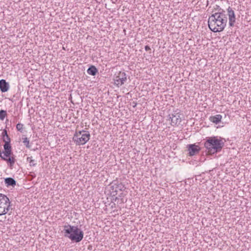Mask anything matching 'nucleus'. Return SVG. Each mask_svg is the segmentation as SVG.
<instances>
[{
  "instance_id": "1",
  "label": "nucleus",
  "mask_w": 251,
  "mask_h": 251,
  "mask_svg": "<svg viewBox=\"0 0 251 251\" xmlns=\"http://www.w3.org/2000/svg\"><path fill=\"white\" fill-rule=\"evenodd\" d=\"M227 18L226 12L223 9L212 14L208 18V25L210 29L214 32L223 31L226 25Z\"/></svg>"
},
{
  "instance_id": "2",
  "label": "nucleus",
  "mask_w": 251,
  "mask_h": 251,
  "mask_svg": "<svg viewBox=\"0 0 251 251\" xmlns=\"http://www.w3.org/2000/svg\"><path fill=\"white\" fill-rule=\"evenodd\" d=\"M225 145L222 139L217 137H210L206 139L204 146L210 154L221 151Z\"/></svg>"
},
{
  "instance_id": "3",
  "label": "nucleus",
  "mask_w": 251,
  "mask_h": 251,
  "mask_svg": "<svg viewBox=\"0 0 251 251\" xmlns=\"http://www.w3.org/2000/svg\"><path fill=\"white\" fill-rule=\"evenodd\" d=\"M64 236L76 243L80 242L83 238V232L77 226L70 225L64 226Z\"/></svg>"
},
{
  "instance_id": "4",
  "label": "nucleus",
  "mask_w": 251,
  "mask_h": 251,
  "mask_svg": "<svg viewBox=\"0 0 251 251\" xmlns=\"http://www.w3.org/2000/svg\"><path fill=\"white\" fill-rule=\"evenodd\" d=\"M11 202L5 195L0 193V216L6 214L11 208Z\"/></svg>"
},
{
  "instance_id": "5",
  "label": "nucleus",
  "mask_w": 251,
  "mask_h": 251,
  "mask_svg": "<svg viewBox=\"0 0 251 251\" xmlns=\"http://www.w3.org/2000/svg\"><path fill=\"white\" fill-rule=\"evenodd\" d=\"M90 135L87 131H79L74 135L73 140L76 145H84L90 139Z\"/></svg>"
},
{
  "instance_id": "6",
  "label": "nucleus",
  "mask_w": 251,
  "mask_h": 251,
  "mask_svg": "<svg viewBox=\"0 0 251 251\" xmlns=\"http://www.w3.org/2000/svg\"><path fill=\"white\" fill-rule=\"evenodd\" d=\"M110 189L111 194L114 196L117 195L118 191H123L126 187L122 183L114 180L110 183Z\"/></svg>"
},
{
  "instance_id": "7",
  "label": "nucleus",
  "mask_w": 251,
  "mask_h": 251,
  "mask_svg": "<svg viewBox=\"0 0 251 251\" xmlns=\"http://www.w3.org/2000/svg\"><path fill=\"white\" fill-rule=\"evenodd\" d=\"M114 83L118 87L122 86L126 81V75L124 72H119L114 77Z\"/></svg>"
},
{
  "instance_id": "8",
  "label": "nucleus",
  "mask_w": 251,
  "mask_h": 251,
  "mask_svg": "<svg viewBox=\"0 0 251 251\" xmlns=\"http://www.w3.org/2000/svg\"><path fill=\"white\" fill-rule=\"evenodd\" d=\"M181 114L179 113H174L172 114V116L170 117V119L171 120V125L173 126L178 125L181 122V118L180 117Z\"/></svg>"
},
{
  "instance_id": "9",
  "label": "nucleus",
  "mask_w": 251,
  "mask_h": 251,
  "mask_svg": "<svg viewBox=\"0 0 251 251\" xmlns=\"http://www.w3.org/2000/svg\"><path fill=\"white\" fill-rule=\"evenodd\" d=\"M227 11L229 19V25L230 26L233 27L234 25L236 20L234 11L230 7H228Z\"/></svg>"
},
{
  "instance_id": "10",
  "label": "nucleus",
  "mask_w": 251,
  "mask_h": 251,
  "mask_svg": "<svg viewBox=\"0 0 251 251\" xmlns=\"http://www.w3.org/2000/svg\"><path fill=\"white\" fill-rule=\"evenodd\" d=\"M188 150L189 155L193 156L199 152L200 148L195 144H190L188 146Z\"/></svg>"
},
{
  "instance_id": "11",
  "label": "nucleus",
  "mask_w": 251,
  "mask_h": 251,
  "mask_svg": "<svg viewBox=\"0 0 251 251\" xmlns=\"http://www.w3.org/2000/svg\"><path fill=\"white\" fill-rule=\"evenodd\" d=\"M3 147L4 151L1 152L2 155L6 157L10 156L12 154V149L10 143H6L4 144Z\"/></svg>"
},
{
  "instance_id": "12",
  "label": "nucleus",
  "mask_w": 251,
  "mask_h": 251,
  "mask_svg": "<svg viewBox=\"0 0 251 251\" xmlns=\"http://www.w3.org/2000/svg\"><path fill=\"white\" fill-rule=\"evenodd\" d=\"M0 157L2 160L6 161L8 163H9L10 167H12L14 165L16 161L13 156H11V155H10V156L6 157L5 156L2 155L1 151H0Z\"/></svg>"
},
{
  "instance_id": "13",
  "label": "nucleus",
  "mask_w": 251,
  "mask_h": 251,
  "mask_svg": "<svg viewBox=\"0 0 251 251\" xmlns=\"http://www.w3.org/2000/svg\"><path fill=\"white\" fill-rule=\"evenodd\" d=\"M9 89V85L5 79L0 80V89L2 92H6Z\"/></svg>"
},
{
  "instance_id": "14",
  "label": "nucleus",
  "mask_w": 251,
  "mask_h": 251,
  "mask_svg": "<svg viewBox=\"0 0 251 251\" xmlns=\"http://www.w3.org/2000/svg\"><path fill=\"white\" fill-rule=\"evenodd\" d=\"M5 184L7 187H14L16 185V180L12 177H6L4 179Z\"/></svg>"
},
{
  "instance_id": "15",
  "label": "nucleus",
  "mask_w": 251,
  "mask_h": 251,
  "mask_svg": "<svg viewBox=\"0 0 251 251\" xmlns=\"http://www.w3.org/2000/svg\"><path fill=\"white\" fill-rule=\"evenodd\" d=\"M222 116L220 114H217L215 116H211L209 117V120L210 122L217 124L219 123L222 119Z\"/></svg>"
},
{
  "instance_id": "16",
  "label": "nucleus",
  "mask_w": 251,
  "mask_h": 251,
  "mask_svg": "<svg viewBox=\"0 0 251 251\" xmlns=\"http://www.w3.org/2000/svg\"><path fill=\"white\" fill-rule=\"evenodd\" d=\"M98 72V70L97 68L93 65L91 66L87 70V73L93 76L95 75Z\"/></svg>"
},
{
  "instance_id": "17",
  "label": "nucleus",
  "mask_w": 251,
  "mask_h": 251,
  "mask_svg": "<svg viewBox=\"0 0 251 251\" xmlns=\"http://www.w3.org/2000/svg\"><path fill=\"white\" fill-rule=\"evenodd\" d=\"M23 143L25 146V147L28 148H30V146L29 145V141L27 137L23 138Z\"/></svg>"
},
{
  "instance_id": "18",
  "label": "nucleus",
  "mask_w": 251,
  "mask_h": 251,
  "mask_svg": "<svg viewBox=\"0 0 251 251\" xmlns=\"http://www.w3.org/2000/svg\"><path fill=\"white\" fill-rule=\"evenodd\" d=\"M6 116H7V113L5 110H0V119L1 120H3Z\"/></svg>"
},
{
  "instance_id": "19",
  "label": "nucleus",
  "mask_w": 251,
  "mask_h": 251,
  "mask_svg": "<svg viewBox=\"0 0 251 251\" xmlns=\"http://www.w3.org/2000/svg\"><path fill=\"white\" fill-rule=\"evenodd\" d=\"M23 126L24 125L23 124L18 123L16 125V128L18 131H20L21 132H22L23 130Z\"/></svg>"
},
{
  "instance_id": "20",
  "label": "nucleus",
  "mask_w": 251,
  "mask_h": 251,
  "mask_svg": "<svg viewBox=\"0 0 251 251\" xmlns=\"http://www.w3.org/2000/svg\"><path fill=\"white\" fill-rule=\"evenodd\" d=\"M2 141L4 142V144L6 143H10V138L8 135L3 137Z\"/></svg>"
},
{
  "instance_id": "21",
  "label": "nucleus",
  "mask_w": 251,
  "mask_h": 251,
  "mask_svg": "<svg viewBox=\"0 0 251 251\" xmlns=\"http://www.w3.org/2000/svg\"><path fill=\"white\" fill-rule=\"evenodd\" d=\"M35 161L33 159L32 160H29V164L30 166H35L36 164L34 163Z\"/></svg>"
},
{
  "instance_id": "22",
  "label": "nucleus",
  "mask_w": 251,
  "mask_h": 251,
  "mask_svg": "<svg viewBox=\"0 0 251 251\" xmlns=\"http://www.w3.org/2000/svg\"><path fill=\"white\" fill-rule=\"evenodd\" d=\"M7 135H8V134H7V130L6 129H4L2 132V137L7 136Z\"/></svg>"
},
{
  "instance_id": "23",
  "label": "nucleus",
  "mask_w": 251,
  "mask_h": 251,
  "mask_svg": "<svg viewBox=\"0 0 251 251\" xmlns=\"http://www.w3.org/2000/svg\"><path fill=\"white\" fill-rule=\"evenodd\" d=\"M145 49L146 51H149L151 50V48L149 46H146L145 47Z\"/></svg>"
},
{
  "instance_id": "24",
  "label": "nucleus",
  "mask_w": 251,
  "mask_h": 251,
  "mask_svg": "<svg viewBox=\"0 0 251 251\" xmlns=\"http://www.w3.org/2000/svg\"><path fill=\"white\" fill-rule=\"evenodd\" d=\"M214 9H215V10H218V11H219V9H221V8L220 7V6H219V5H216V7H215V8H214Z\"/></svg>"
},
{
  "instance_id": "25",
  "label": "nucleus",
  "mask_w": 251,
  "mask_h": 251,
  "mask_svg": "<svg viewBox=\"0 0 251 251\" xmlns=\"http://www.w3.org/2000/svg\"><path fill=\"white\" fill-rule=\"evenodd\" d=\"M32 157H28L27 158V161L29 162V160H32Z\"/></svg>"
}]
</instances>
